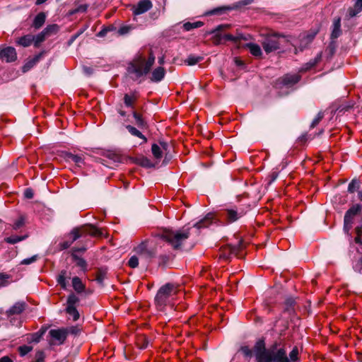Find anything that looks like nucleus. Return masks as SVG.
Instances as JSON below:
<instances>
[{
  "label": "nucleus",
  "mask_w": 362,
  "mask_h": 362,
  "mask_svg": "<svg viewBox=\"0 0 362 362\" xmlns=\"http://www.w3.org/2000/svg\"><path fill=\"white\" fill-rule=\"evenodd\" d=\"M189 236V228H182L178 230L164 229L153 238L141 242L134 248V252L141 259L149 261L156 257L160 240L167 242L173 249L177 250L188 239Z\"/></svg>",
  "instance_id": "f257e3e1"
},
{
  "label": "nucleus",
  "mask_w": 362,
  "mask_h": 362,
  "mask_svg": "<svg viewBox=\"0 0 362 362\" xmlns=\"http://www.w3.org/2000/svg\"><path fill=\"white\" fill-rule=\"evenodd\" d=\"M154 62L155 57L152 52H150L148 59L142 56H139L129 66V72L134 74L135 78H139L150 71Z\"/></svg>",
  "instance_id": "f03ea898"
},
{
  "label": "nucleus",
  "mask_w": 362,
  "mask_h": 362,
  "mask_svg": "<svg viewBox=\"0 0 362 362\" xmlns=\"http://www.w3.org/2000/svg\"><path fill=\"white\" fill-rule=\"evenodd\" d=\"M177 292V287L173 284L168 283L161 286L155 297V303L158 309L163 310L174 299Z\"/></svg>",
  "instance_id": "7ed1b4c3"
},
{
  "label": "nucleus",
  "mask_w": 362,
  "mask_h": 362,
  "mask_svg": "<svg viewBox=\"0 0 362 362\" xmlns=\"http://www.w3.org/2000/svg\"><path fill=\"white\" fill-rule=\"evenodd\" d=\"M87 235L95 237H100L103 235V233L98 228L91 225L74 228L69 233L70 240H66L62 243L60 244L61 247L62 249H67L73 244L74 241L81 237Z\"/></svg>",
  "instance_id": "20e7f679"
},
{
  "label": "nucleus",
  "mask_w": 362,
  "mask_h": 362,
  "mask_svg": "<svg viewBox=\"0 0 362 362\" xmlns=\"http://www.w3.org/2000/svg\"><path fill=\"white\" fill-rule=\"evenodd\" d=\"M288 41V37L284 35L271 33L265 36L262 45L265 52L270 53L279 49L281 45Z\"/></svg>",
  "instance_id": "39448f33"
},
{
  "label": "nucleus",
  "mask_w": 362,
  "mask_h": 362,
  "mask_svg": "<svg viewBox=\"0 0 362 362\" xmlns=\"http://www.w3.org/2000/svg\"><path fill=\"white\" fill-rule=\"evenodd\" d=\"M223 216L228 223L235 222L246 214V210L240 206H231L224 210Z\"/></svg>",
  "instance_id": "423d86ee"
},
{
  "label": "nucleus",
  "mask_w": 362,
  "mask_h": 362,
  "mask_svg": "<svg viewBox=\"0 0 362 362\" xmlns=\"http://www.w3.org/2000/svg\"><path fill=\"white\" fill-rule=\"evenodd\" d=\"M360 204L353 205L345 214L344 230L348 233L351 228L354 216L361 210Z\"/></svg>",
  "instance_id": "0eeeda50"
},
{
  "label": "nucleus",
  "mask_w": 362,
  "mask_h": 362,
  "mask_svg": "<svg viewBox=\"0 0 362 362\" xmlns=\"http://www.w3.org/2000/svg\"><path fill=\"white\" fill-rule=\"evenodd\" d=\"M49 334L52 339L51 344H62L66 339L67 332L64 329H53L49 330Z\"/></svg>",
  "instance_id": "6e6552de"
},
{
  "label": "nucleus",
  "mask_w": 362,
  "mask_h": 362,
  "mask_svg": "<svg viewBox=\"0 0 362 362\" xmlns=\"http://www.w3.org/2000/svg\"><path fill=\"white\" fill-rule=\"evenodd\" d=\"M153 7L151 0H140L136 4L133 5L132 8V13L134 16L143 14Z\"/></svg>",
  "instance_id": "1a4fd4ad"
},
{
  "label": "nucleus",
  "mask_w": 362,
  "mask_h": 362,
  "mask_svg": "<svg viewBox=\"0 0 362 362\" xmlns=\"http://www.w3.org/2000/svg\"><path fill=\"white\" fill-rule=\"evenodd\" d=\"M168 144L164 141H160L159 144H153L151 146V152L156 159L160 160L163 155V151L168 148Z\"/></svg>",
  "instance_id": "9d476101"
},
{
  "label": "nucleus",
  "mask_w": 362,
  "mask_h": 362,
  "mask_svg": "<svg viewBox=\"0 0 362 362\" xmlns=\"http://www.w3.org/2000/svg\"><path fill=\"white\" fill-rule=\"evenodd\" d=\"M16 57V49L13 47H8L0 52V58L6 62H13Z\"/></svg>",
  "instance_id": "9b49d317"
},
{
  "label": "nucleus",
  "mask_w": 362,
  "mask_h": 362,
  "mask_svg": "<svg viewBox=\"0 0 362 362\" xmlns=\"http://www.w3.org/2000/svg\"><path fill=\"white\" fill-rule=\"evenodd\" d=\"M238 248L235 246L231 245H226L221 248L219 259L227 260L232 255H235L237 252Z\"/></svg>",
  "instance_id": "f8f14e48"
},
{
  "label": "nucleus",
  "mask_w": 362,
  "mask_h": 362,
  "mask_svg": "<svg viewBox=\"0 0 362 362\" xmlns=\"http://www.w3.org/2000/svg\"><path fill=\"white\" fill-rule=\"evenodd\" d=\"M299 80L300 76L297 74H286L279 78L278 81L284 86H293L298 83Z\"/></svg>",
  "instance_id": "ddd939ff"
},
{
  "label": "nucleus",
  "mask_w": 362,
  "mask_h": 362,
  "mask_svg": "<svg viewBox=\"0 0 362 362\" xmlns=\"http://www.w3.org/2000/svg\"><path fill=\"white\" fill-rule=\"evenodd\" d=\"M274 362H288L286 351L284 348H280L274 351L273 349Z\"/></svg>",
  "instance_id": "4468645a"
},
{
  "label": "nucleus",
  "mask_w": 362,
  "mask_h": 362,
  "mask_svg": "<svg viewBox=\"0 0 362 362\" xmlns=\"http://www.w3.org/2000/svg\"><path fill=\"white\" fill-rule=\"evenodd\" d=\"M256 358V362H274L273 350L267 349L262 353H259Z\"/></svg>",
  "instance_id": "2eb2a0df"
},
{
  "label": "nucleus",
  "mask_w": 362,
  "mask_h": 362,
  "mask_svg": "<svg viewBox=\"0 0 362 362\" xmlns=\"http://www.w3.org/2000/svg\"><path fill=\"white\" fill-rule=\"evenodd\" d=\"M165 75V69L162 66H158L152 71L150 79L153 82L158 83L163 79Z\"/></svg>",
  "instance_id": "dca6fc26"
},
{
  "label": "nucleus",
  "mask_w": 362,
  "mask_h": 362,
  "mask_svg": "<svg viewBox=\"0 0 362 362\" xmlns=\"http://www.w3.org/2000/svg\"><path fill=\"white\" fill-rule=\"evenodd\" d=\"M214 219V214L209 213L203 219L195 223L194 226L199 229L209 227L211 224H212Z\"/></svg>",
  "instance_id": "f3484780"
},
{
  "label": "nucleus",
  "mask_w": 362,
  "mask_h": 362,
  "mask_svg": "<svg viewBox=\"0 0 362 362\" xmlns=\"http://www.w3.org/2000/svg\"><path fill=\"white\" fill-rule=\"evenodd\" d=\"M25 306V304L24 303L18 302L6 311V314L8 316L12 315H18L24 310Z\"/></svg>",
  "instance_id": "a211bd4d"
},
{
  "label": "nucleus",
  "mask_w": 362,
  "mask_h": 362,
  "mask_svg": "<svg viewBox=\"0 0 362 362\" xmlns=\"http://www.w3.org/2000/svg\"><path fill=\"white\" fill-rule=\"evenodd\" d=\"M245 47L249 49L251 54L255 57H260L262 54L261 47L259 45L255 43H247Z\"/></svg>",
  "instance_id": "6ab92c4d"
},
{
  "label": "nucleus",
  "mask_w": 362,
  "mask_h": 362,
  "mask_svg": "<svg viewBox=\"0 0 362 362\" xmlns=\"http://www.w3.org/2000/svg\"><path fill=\"white\" fill-rule=\"evenodd\" d=\"M72 286L74 291L78 293L84 291L86 288L81 279L78 276H75L72 279Z\"/></svg>",
  "instance_id": "aec40b11"
},
{
  "label": "nucleus",
  "mask_w": 362,
  "mask_h": 362,
  "mask_svg": "<svg viewBox=\"0 0 362 362\" xmlns=\"http://www.w3.org/2000/svg\"><path fill=\"white\" fill-rule=\"evenodd\" d=\"M126 129L129 131V132L132 136H136V137H139V138L143 140L144 143H146L147 142L146 137L139 130H138L134 127L131 126V125H127L126 126Z\"/></svg>",
  "instance_id": "412c9836"
},
{
  "label": "nucleus",
  "mask_w": 362,
  "mask_h": 362,
  "mask_svg": "<svg viewBox=\"0 0 362 362\" xmlns=\"http://www.w3.org/2000/svg\"><path fill=\"white\" fill-rule=\"evenodd\" d=\"M34 40V36L32 35H27L20 37L17 43L23 47H28Z\"/></svg>",
  "instance_id": "4be33fe9"
},
{
  "label": "nucleus",
  "mask_w": 362,
  "mask_h": 362,
  "mask_svg": "<svg viewBox=\"0 0 362 362\" xmlns=\"http://www.w3.org/2000/svg\"><path fill=\"white\" fill-rule=\"evenodd\" d=\"M45 18L46 16L44 13H38L33 21V27H35L36 29L41 28L45 23Z\"/></svg>",
  "instance_id": "5701e85b"
},
{
  "label": "nucleus",
  "mask_w": 362,
  "mask_h": 362,
  "mask_svg": "<svg viewBox=\"0 0 362 362\" xmlns=\"http://www.w3.org/2000/svg\"><path fill=\"white\" fill-rule=\"evenodd\" d=\"M71 257L75 261L76 265L79 267L83 272L87 270V263L84 259L78 257L75 253L71 254Z\"/></svg>",
  "instance_id": "b1692460"
},
{
  "label": "nucleus",
  "mask_w": 362,
  "mask_h": 362,
  "mask_svg": "<svg viewBox=\"0 0 362 362\" xmlns=\"http://www.w3.org/2000/svg\"><path fill=\"white\" fill-rule=\"evenodd\" d=\"M341 21L340 18H338L334 21L333 23V30L332 32L331 37L332 39L337 38L341 34Z\"/></svg>",
  "instance_id": "393cba45"
},
{
  "label": "nucleus",
  "mask_w": 362,
  "mask_h": 362,
  "mask_svg": "<svg viewBox=\"0 0 362 362\" xmlns=\"http://www.w3.org/2000/svg\"><path fill=\"white\" fill-rule=\"evenodd\" d=\"M204 25L202 21H196L193 23L187 22L183 25V28L186 31H189L194 28H198L202 27Z\"/></svg>",
  "instance_id": "a878e982"
},
{
  "label": "nucleus",
  "mask_w": 362,
  "mask_h": 362,
  "mask_svg": "<svg viewBox=\"0 0 362 362\" xmlns=\"http://www.w3.org/2000/svg\"><path fill=\"white\" fill-rule=\"evenodd\" d=\"M361 182L358 180H352L348 185V192L354 193L360 188Z\"/></svg>",
  "instance_id": "bb28decb"
},
{
  "label": "nucleus",
  "mask_w": 362,
  "mask_h": 362,
  "mask_svg": "<svg viewBox=\"0 0 362 362\" xmlns=\"http://www.w3.org/2000/svg\"><path fill=\"white\" fill-rule=\"evenodd\" d=\"M59 30V27L58 25L57 24H52V25H47L44 30L43 31L45 32V33L47 35V36H49L51 35H53V34H56Z\"/></svg>",
  "instance_id": "cd10ccee"
},
{
  "label": "nucleus",
  "mask_w": 362,
  "mask_h": 362,
  "mask_svg": "<svg viewBox=\"0 0 362 362\" xmlns=\"http://www.w3.org/2000/svg\"><path fill=\"white\" fill-rule=\"evenodd\" d=\"M66 313L72 317L74 321H76L79 319V313L76 307H66Z\"/></svg>",
  "instance_id": "c85d7f7f"
},
{
  "label": "nucleus",
  "mask_w": 362,
  "mask_h": 362,
  "mask_svg": "<svg viewBox=\"0 0 362 362\" xmlns=\"http://www.w3.org/2000/svg\"><path fill=\"white\" fill-rule=\"evenodd\" d=\"M315 34H302L300 35L299 37L300 39L301 43L303 45V47H305L308 44L310 43L315 37Z\"/></svg>",
  "instance_id": "c756f323"
},
{
  "label": "nucleus",
  "mask_w": 362,
  "mask_h": 362,
  "mask_svg": "<svg viewBox=\"0 0 362 362\" xmlns=\"http://www.w3.org/2000/svg\"><path fill=\"white\" fill-rule=\"evenodd\" d=\"M298 349L296 346L293 347L289 354V356L288 357V362H298Z\"/></svg>",
  "instance_id": "7c9ffc66"
},
{
  "label": "nucleus",
  "mask_w": 362,
  "mask_h": 362,
  "mask_svg": "<svg viewBox=\"0 0 362 362\" xmlns=\"http://www.w3.org/2000/svg\"><path fill=\"white\" fill-rule=\"evenodd\" d=\"M133 116L136 121V124L139 128H144L147 127L146 122L143 119L142 117L136 112H134Z\"/></svg>",
  "instance_id": "2f4dec72"
},
{
  "label": "nucleus",
  "mask_w": 362,
  "mask_h": 362,
  "mask_svg": "<svg viewBox=\"0 0 362 362\" xmlns=\"http://www.w3.org/2000/svg\"><path fill=\"white\" fill-rule=\"evenodd\" d=\"M136 100V97L135 95L126 94L124 97V102L127 107H132Z\"/></svg>",
  "instance_id": "473e14b6"
},
{
  "label": "nucleus",
  "mask_w": 362,
  "mask_h": 362,
  "mask_svg": "<svg viewBox=\"0 0 362 362\" xmlns=\"http://www.w3.org/2000/svg\"><path fill=\"white\" fill-rule=\"evenodd\" d=\"M48 37L45 32L42 30L40 33L37 35L36 36H34V45L35 47H37L39 45L43 42L45 38Z\"/></svg>",
  "instance_id": "72a5a7b5"
},
{
  "label": "nucleus",
  "mask_w": 362,
  "mask_h": 362,
  "mask_svg": "<svg viewBox=\"0 0 362 362\" xmlns=\"http://www.w3.org/2000/svg\"><path fill=\"white\" fill-rule=\"evenodd\" d=\"M78 301L79 298L74 293H71L68 296L66 307H76V304L78 303Z\"/></svg>",
  "instance_id": "f704fd0d"
},
{
  "label": "nucleus",
  "mask_w": 362,
  "mask_h": 362,
  "mask_svg": "<svg viewBox=\"0 0 362 362\" xmlns=\"http://www.w3.org/2000/svg\"><path fill=\"white\" fill-rule=\"evenodd\" d=\"M140 257L135 253V255H132L129 261H128V266L131 268H136L139 266V259Z\"/></svg>",
  "instance_id": "c9c22d12"
},
{
  "label": "nucleus",
  "mask_w": 362,
  "mask_h": 362,
  "mask_svg": "<svg viewBox=\"0 0 362 362\" xmlns=\"http://www.w3.org/2000/svg\"><path fill=\"white\" fill-rule=\"evenodd\" d=\"M57 283L63 289H66V271L61 272L57 277Z\"/></svg>",
  "instance_id": "e433bc0d"
},
{
  "label": "nucleus",
  "mask_w": 362,
  "mask_h": 362,
  "mask_svg": "<svg viewBox=\"0 0 362 362\" xmlns=\"http://www.w3.org/2000/svg\"><path fill=\"white\" fill-rule=\"evenodd\" d=\"M201 59H202V57H196L194 55H189L185 60V63L188 66H192V65L197 64Z\"/></svg>",
  "instance_id": "4c0bfd02"
},
{
  "label": "nucleus",
  "mask_w": 362,
  "mask_h": 362,
  "mask_svg": "<svg viewBox=\"0 0 362 362\" xmlns=\"http://www.w3.org/2000/svg\"><path fill=\"white\" fill-rule=\"evenodd\" d=\"M265 350H267V349L265 348V344H264V341H262V340L258 341L255 346V357H257V356L258 355L259 353H262L263 351H265Z\"/></svg>",
  "instance_id": "58836bf2"
},
{
  "label": "nucleus",
  "mask_w": 362,
  "mask_h": 362,
  "mask_svg": "<svg viewBox=\"0 0 362 362\" xmlns=\"http://www.w3.org/2000/svg\"><path fill=\"white\" fill-rule=\"evenodd\" d=\"M25 238H26V236L13 235V236L6 238L5 241L10 244H16V243L24 240Z\"/></svg>",
  "instance_id": "ea45409f"
},
{
  "label": "nucleus",
  "mask_w": 362,
  "mask_h": 362,
  "mask_svg": "<svg viewBox=\"0 0 362 362\" xmlns=\"http://www.w3.org/2000/svg\"><path fill=\"white\" fill-rule=\"evenodd\" d=\"M69 159L76 163L78 166L81 167L83 164V159L78 155L70 154Z\"/></svg>",
  "instance_id": "a19ab883"
},
{
  "label": "nucleus",
  "mask_w": 362,
  "mask_h": 362,
  "mask_svg": "<svg viewBox=\"0 0 362 362\" xmlns=\"http://www.w3.org/2000/svg\"><path fill=\"white\" fill-rule=\"evenodd\" d=\"M10 276L6 274L0 273V287L6 286L9 284Z\"/></svg>",
  "instance_id": "79ce46f5"
},
{
  "label": "nucleus",
  "mask_w": 362,
  "mask_h": 362,
  "mask_svg": "<svg viewBox=\"0 0 362 362\" xmlns=\"http://www.w3.org/2000/svg\"><path fill=\"white\" fill-rule=\"evenodd\" d=\"M32 349H33L32 346H27V345L21 346L18 348V352H19V354L21 355V356H25L29 352H30L32 351Z\"/></svg>",
  "instance_id": "37998d69"
},
{
  "label": "nucleus",
  "mask_w": 362,
  "mask_h": 362,
  "mask_svg": "<svg viewBox=\"0 0 362 362\" xmlns=\"http://www.w3.org/2000/svg\"><path fill=\"white\" fill-rule=\"evenodd\" d=\"M45 354L42 351H37L35 354L34 359L32 362H45Z\"/></svg>",
  "instance_id": "c03bdc74"
},
{
  "label": "nucleus",
  "mask_w": 362,
  "mask_h": 362,
  "mask_svg": "<svg viewBox=\"0 0 362 362\" xmlns=\"http://www.w3.org/2000/svg\"><path fill=\"white\" fill-rule=\"evenodd\" d=\"M39 60V57L37 56L35 58H33L31 61L28 62L24 66H23V71H26L29 70L30 68H32Z\"/></svg>",
  "instance_id": "a18cd8bd"
},
{
  "label": "nucleus",
  "mask_w": 362,
  "mask_h": 362,
  "mask_svg": "<svg viewBox=\"0 0 362 362\" xmlns=\"http://www.w3.org/2000/svg\"><path fill=\"white\" fill-rule=\"evenodd\" d=\"M24 218L23 217H20L18 219H17L13 224V228L14 230H18L23 227L24 225Z\"/></svg>",
  "instance_id": "49530a36"
},
{
  "label": "nucleus",
  "mask_w": 362,
  "mask_h": 362,
  "mask_svg": "<svg viewBox=\"0 0 362 362\" xmlns=\"http://www.w3.org/2000/svg\"><path fill=\"white\" fill-rule=\"evenodd\" d=\"M361 11L358 10V8L356 7V4H354V7H351L348 10V15L350 18H353L356 16Z\"/></svg>",
  "instance_id": "de8ad7c7"
},
{
  "label": "nucleus",
  "mask_w": 362,
  "mask_h": 362,
  "mask_svg": "<svg viewBox=\"0 0 362 362\" xmlns=\"http://www.w3.org/2000/svg\"><path fill=\"white\" fill-rule=\"evenodd\" d=\"M356 237L355 238V242L358 244H361L362 242H361V236L362 235V228L356 227Z\"/></svg>",
  "instance_id": "09e8293b"
},
{
  "label": "nucleus",
  "mask_w": 362,
  "mask_h": 362,
  "mask_svg": "<svg viewBox=\"0 0 362 362\" xmlns=\"http://www.w3.org/2000/svg\"><path fill=\"white\" fill-rule=\"evenodd\" d=\"M37 255H33L31 257L23 259L21 261V264L28 265V264H30L31 263L35 262L37 260Z\"/></svg>",
  "instance_id": "8fccbe9b"
},
{
  "label": "nucleus",
  "mask_w": 362,
  "mask_h": 362,
  "mask_svg": "<svg viewBox=\"0 0 362 362\" xmlns=\"http://www.w3.org/2000/svg\"><path fill=\"white\" fill-rule=\"evenodd\" d=\"M85 30V28L84 29H82V30H80L78 33H76V34H74V35H72L70 38V40H69V45H71L76 40V38H78Z\"/></svg>",
  "instance_id": "3c124183"
},
{
  "label": "nucleus",
  "mask_w": 362,
  "mask_h": 362,
  "mask_svg": "<svg viewBox=\"0 0 362 362\" xmlns=\"http://www.w3.org/2000/svg\"><path fill=\"white\" fill-rule=\"evenodd\" d=\"M141 165L144 167L150 168L153 166L151 161L147 158H142L140 162Z\"/></svg>",
  "instance_id": "603ef678"
},
{
  "label": "nucleus",
  "mask_w": 362,
  "mask_h": 362,
  "mask_svg": "<svg viewBox=\"0 0 362 362\" xmlns=\"http://www.w3.org/2000/svg\"><path fill=\"white\" fill-rule=\"evenodd\" d=\"M131 29L132 27L129 25L122 26L121 28H119L118 33L120 35H125L128 33L131 30Z\"/></svg>",
  "instance_id": "864d4df0"
},
{
  "label": "nucleus",
  "mask_w": 362,
  "mask_h": 362,
  "mask_svg": "<svg viewBox=\"0 0 362 362\" xmlns=\"http://www.w3.org/2000/svg\"><path fill=\"white\" fill-rule=\"evenodd\" d=\"M241 351L247 357H250L252 354V350L248 346H243Z\"/></svg>",
  "instance_id": "5fc2aeb1"
},
{
  "label": "nucleus",
  "mask_w": 362,
  "mask_h": 362,
  "mask_svg": "<svg viewBox=\"0 0 362 362\" xmlns=\"http://www.w3.org/2000/svg\"><path fill=\"white\" fill-rule=\"evenodd\" d=\"M322 119V115H321L320 113H319L317 116L316 118H315L311 124V127H315L319 122Z\"/></svg>",
  "instance_id": "6e6d98bb"
},
{
  "label": "nucleus",
  "mask_w": 362,
  "mask_h": 362,
  "mask_svg": "<svg viewBox=\"0 0 362 362\" xmlns=\"http://www.w3.org/2000/svg\"><path fill=\"white\" fill-rule=\"evenodd\" d=\"M224 39L226 40L236 41L237 37L230 34H226L224 35Z\"/></svg>",
  "instance_id": "4d7b16f0"
},
{
  "label": "nucleus",
  "mask_w": 362,
  "mask_h": 362,
  "mask_svg": "<svg viewBox=\"0 0 362 362\" xmlns=\"http://www.w3.org/2000/svg\"><path fill=\"white\" fill-rule=\"evenodd\" d=\"M0 362H13V360L9 356H3L0 358Z\"/></svg>",
  "instance_id": "13d9d810"
},
{
  "label": "nucleus",
  "mask_w": 362,
  "mask_h": 362,
  "mask_svg": "<svg viewBox=\"0 0 362 362\" xmlns=\"http://www.w3.org/2000/svg\"><path fill=\"white\" fill-rule=\"evenodd\" d=\"M355 4L358 10L362 11V0H357Z\"/></svg>",
  "instance_id": "bf43d9fd"
},
{
  "label": "nucleus",
  "mask_w": 362,
  "mask_h": 362,
  "mask_svg": "<svg viewBox=\"0 0 362 362\" xmlns=\"http://www.w3.org/2000/svg\"><path fill=\"white\" fill-rule=\"evenodd\" d=\"M141 339L144 340V343H143L142 345L140 346L141 349H146L148 346V341H146V339L144 337H142Z\"/></svg>",
  "instance_id": "052dcab7"
},
{
  "label": "nucleus",
  "mask_w": 362,
  "mask_h": 362,
  "mask_svg": "<svg viewBox=\"0 0 362 362\" xmlns=\"http://www.w3.org/2000/svg\"><path fill=\"white\" fill-rule=\"evenodd\" d=\"M107 29H103L102 30H100L98 33V36L99 37H103L105 35V34L107 33Z\"/></svg>",
  "instance_id": "680f3d73"
},
{
  "label": "nucleus",
  "mask_w": 362,
  "mask_h": 362,
  "mask_svg": "<svg viewBox=\"0 0 362 362\" xmlns=\"http://www.w3.org/2000/svg\"><path fill=\"white\" fill-rule=\"evenodd\" d=\"M86 247L74 248L73 249V253L76 254V252H83L86 251Z\"/></svg>",
  "instance_id": "e2e57ef3"
},
{
  "label": "nucleus",
  "mask_w": 362,
  "mask_h": 362,
  "mask_svg": "<svg viewBox=\"0 0 362 362\" xmlns=\"http://www.w3.org/2000/svg\"><path fill=\"white\" fill-rule=\"evenodd\" d=\"M25 197L27 198H29V199L32 198L33 197V193L31 192V191L26 190L25 191Z\"/></svg>",
  "instance_id": "0e129e2a"
},
{
  "label": "nucleus",
  "mask_w": 362,
  "mask_h": 362,
  "mask_svg": "<svg viewBox=\"0 0 362 362\" xmlns=\"http://www.w3.org/2000/svg\"><path fill=\"white\" fill-rule=\"evenodd\" d=\"M104 279V276L101 274H98V276H97V280L99 281V282H102Z\"/></svg>",
  "instance_id": "69168bd1"
},
{
  "label": "nucleus",
  "mask_w": 362,
  "mask_h": 362,
  "mask_svg": "<svg viewBox=\"0 0 362 362\" xmlns=\"http://www.w3.org/2000/svg\"><path fill=\"white\" fill-rule=\"evenodd\" d=\"M358 199L362 202V190L358 191Z\"/></svg>",
  "instance_id": "338daca9"
},
{
  "label": "nucleus",
  "mask_w": 362,
  "mask_h": 362,
  "mask_svg": "<svg viewBox=\"0 0 362 362\" xmlns=\"http://www.w3.org/2000/svg\"><path fill=\"white\" fill-rule=\"evenodd\" d=\"M358 264H359V266H360V267H361V266H362V257H361L360 258V259L358 260V264H356L355 265V268H356V269H357V267H358Z\"/></svg>",
  "instance_id": "774afa93"
}]
</instances>
